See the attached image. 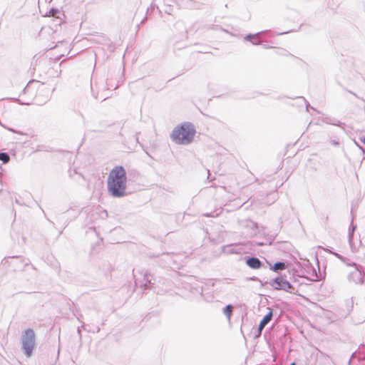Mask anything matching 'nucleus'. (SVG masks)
Segmentation results:
<instances>
[{
  "mask_svg": "<svg viewBox=\"0 0 365 365\" xmlns=\"http://www.w3.org/2000/svg\"><path fill=\"white\" fill-rule=\"evenodd\" d=\"M127 174L122 165L115 166L107 178L108 193L113 197L120 198L127 195Z\"/></svg>",
  "mask_w": 365,
  "mask_h": 365,
  "instance_id": "f257e3e1",
  "label": "nucleus"
},
{
  "mask_svg": "<svg viewBox=\"0 0 365 365\" xmlns=\"http://www.w3.org/2000/svg\"><path fill=\"white\" fill-rule=\"evenodd\" d=\"M195 133V128L192 123H184L174 128L170 138L176 144L188 145L192 142Z\"/></svg>",
  "mask_w": 365,
  "mask_h": 365,
  "instance_id": "f03ea898",
  "label": "nucleus"
},
{
  "mask_svg": "<svg viewBox=\"0 0 365 365\" xmlns=\"http://www.w3.org/2000/svg\"><path fill=\"white\" fill-rule=\"evenodd\" d=\"M36 344V334L32 329H26L21 335V349L30 356Z\"/></svg>",
  "mask_w": 365,
  "mask_h": 365,
  "instance_id": "7ed1b4c3",
  "label": "nucleus"
},
{
  "mask_svg": "<svg viewBox=\"0 0 365 365\" xmlns=\"http://www.w3.org/2000/svg\"><path fill=\"white\" fill-rule=\"evenodd\" d=\"M268 283L275 290H282L289 293H293L294 291L293 285L282 276L271 279Z\"/></svg>",
  "mask_w": 365,
  "mask_h": 365,
  "instance_id": "20e7f679",
  "label": "nucleus"
},
{
  "mask_svg": "<svg viewBox=\"0 0 365 365\" xmlns=\"http://www.w3.org/2000/svg\"><path fill=\"white\" fill-rule=\"evenodd\" d=\"M348 279L350 282H354L355 284H363L364 277L359 269H355L349 273L348 275Z\"/></svg>",
  "mask_w": 365,
  "mask_h": 365,
  "instance_id": "39448f33",
  "label": "nucleus"
},
{
  "mask_svg": "<svg viewBox=\"0 0 365 365\" xmlns=\"http://www.w3.org/2000/svg\"><path fill=\"white\" fill-rule=\"evenodd\" d=\"M246 264L253 269H258L262 266V262L256 257H245Z\"/></svg>",
  "mask_w": 365,
  "mask_h": 365,
  "instance_id": "423d86ee",
  "label": "nucleus"
},
{
  "mask_svg": "<svg viewBox=\"0 0 365 365\" xmlns=\"http://www.w3.org/2000/svg\"><path fill=\"white\" fill-rule=\"evenodd\" d=\"M273 317L272 310L270 309L269 312L262 319L259 325H258V334L260 335L264 327L271 321Z\"/></svg>",
  "mask_w": 365,
  "mask_h": 365,
  "instance_id": "0eeeda50",
  "label": "nucleus"
},
{
  "mask_svg": "<svg viewBox=\"0 0 365 365\" xmlns=\"http://www.w3.org/2000/svg\"><path fill=\"white\" fill-rule=\"evenodd\" d=\"M353 221H354V215L352 216V220H351V225L349 228V235H348L349 244L351 247H352L354 234L356 229V225H354Z\"/></svg>",
  "mask_w": 365,
  "mask_h": 365,
  "instance_id": "6e6552de",
  "label": "nucleus"
},
{
  "mask_svg": "<svg viewBox=\"0 0 365 365\" xmlns=\"http://www.w3.org/2000/svg\"><path fill=\"white\" fill-rule=\"evenodd\" d=\"M174 255L173 253H166L162 255V260L165 262V266H170L174 262Z\"/></svg>",
  "mask_w": 365,
  "mask_h": 365,
  "instance_id": "1a4fd4ad",
  "label": "nucleus"
},
{
  "mask_svg": "<svg viewBox=\"0 0 365 365\" xmlns=\"http://www.w3.org/2000/svg\"><path fill=\"white\" fill-rule=\"evenodd\" d=\"M322 121L327 124L334 125L336 126H341V125L342 124L341 121H339V120L331 117H324L322 118Z\"/></svg>",
  "mask_w": 365,
  "mask_h": 365,
  "instance_id": "9d476101",
  "label": "nucleus"
},
{
  "mask_svg": "<svg viewBox=\"0 0 365 365\" xmlns=\"http://www.w3.org/2000/svg\"><path fill=\"white\" fill-rule=\"evenodd\" d=\"M286 268V263L284 262H277L272 267L271 269L274 272L283 270Z\"/></svg>",
  "mask_w": 365,
  "mask_h": 365,
  "instance_id": "9b49d317",
  "label": "nucleus"
},
{
  "mask_svg": "<svg viewBox=\"0 0 365 365\" xmlns=\"http://www.w3.org/2000/svg\"><path fill=\"white\" fill-rule=\"evenodd\" d=\"M232 312H233V307L232 304H227L222 309V312L226 316L228 321H230V319H231V317L232 314Z\"/></svg>",
  "mask_w": 365,
  "mask_h": 365,
  "instance_id": "f8f14e48",
  "label": "nucleus"
},
{
  "mask_svg": "<svg viewBox=\"0 0 365 365\" xmlns=\"http://www.w3.org/2000/svg\"><path fill=\"white\" fill-rule=\"evenodd\" d=\"M11 263H12L14 265H16L19 262H21V266H20V267L16 268L18 269H21L24 266H26V265L29 264V261L28 260H27V262H25L24 260H22L21 259H20L18 257H12L11 258Z\"/></svg>",
  "mask_w": 365,
  "mask_h": 365,
  "instance_id": "ddd939ff",
  "label": "nucleus"
},
{
  "mask_svg": "<svg viewBox=\"0 0 365 365\" xmlns=\"http://www.w3.org/2000/svg\"><path fill=\"white\" fill-rule=\"evenodd\" d=\"M267 31H262V32H258L257 34H247L245 37V39L246 41H252V39H255L256 38L257 36H259L260 34H263V33H267Z\"/></svg>",
  "mask_w": 365,
  "mask_h": 365,
  "instance_id": "4468645a",
  "label": "nucleus"
},
{
  "mask_svg": "<svg viewBox=\"0 0 365 365\" xmlns=\"http://www.w3.org/2000/svg\"><path fill=\"white\" fill-rule=\"evenodd\" d=\"M9 160L10 156L7 153H0V161H1L3 164L9 163Z\"/></svg>",
  "mask_w": 365,
  "mask_h": 365,
  "instance_id": "2eb2a0df",
  "label": "nucleus"
},
{
  "mask_svg": "<svg viewBox=\"0 0 365 365\" xmlns=\"http://www.w3.org/2000/svg\"><path fill=\"white\" fill-rule=\"evenodd\" d=\"M144 280L145 281V283L144 284V287L146 289L148 287V284H152V279L150 274L145 273L144 275Z\"/></svg>",
  "mask_w": 365,
  "mask_h": 365,
  "instance_id": "dca6fc26",
  "label": "nucleus"
},
{
  "mask_svg": "<svg viewBox=\"0 0 365 365\" xmlns=\"http://www.w3.org/2000/svg\"><path fill=\"white\" fill-rule=\"evenodd\" d=\"M312 281L317 282L320 280V272H317L314 268H313L312 273Z\"/></svg>",
  "mask_w": 365,
  "mask_h": 365,
  "instance_id": "f3484780",
  "label": "nucleus"
},
{
  "mask_svg": "<svg viewBox=\"0 0 365 365\" xmlns=\"http://www.w3.org/2000/svg\"><path fill=\"white\" fill-rule=\"evenodd\" d=\"M329 252L332 254V255H334L335 257H336L339 259H343V257L341 255H340L339 254L336 253V252H334L331 251V250H329Z\"/></svg>",
  "mask_w": 365,
  "mask_h": 365,
  "instance_id": "a211bd4d",
  "label": "nucleus"
},
{
  "mask_svg": "<svg viewBox=\"0 0 365 365\" xmlns=\"http://www.w3.org/2000/svg\"><path fill=\"white\" fill-rule=\"evenodd\" d=\"M251 43L254 45H259V44H260L261 41L258 38V36H257L256 38L252 39Z\"/></svg>",
  "mask_w": 365,
  "mask_h": 365,
  "instance_id": "6ab92c4d",
  "label": "nucleus"
},
{
  "mask_svg": "<svg viewBox=\"0 0 365 365\" xmlns=\"http://www.w3.org/2000/svg\"><path fill=\"white\" fill-rule=\"evenodd\" d=\"M299 98L302 99L306 104V110L308 111L309 103L304 97H299Z\"/></svg>",
  "mask_w": 365,
  "mask_h": 365,
  "instance_id": "aec40b11",
  "label": "nucleus"
},
{
  "mask_svg": "<svg viewBox=\"0 0 365 365\" xmlns=\"http://www.w3.org/2000/svg\"><path fill=\"white\" fill-rule=\"evenodd\" d=\"M248 280H252V281H257V282H259L262 285H263L262 281L260 279H259V278H257V277H249L247 278Z\"/></svg>",
  "mask_w": 365,
  "mask_h": 365,
  "instance_id": "412c9836",
  "label": "nucleus"
},
{
  "mask_svg": "<svg viewBox=\"0 0 365 365\" xmlns=\"http://www.w3.org/2000/svg\"><path fill=\"white\" fill-rule=\"evenodd\" d=\"M135 140L138 143H139L141 147H143V145L140 143L139 142V138H138V135H135Z\"/></svg>",
  "mask_w": 365,
  "mask_h": 365,
  "instance_id": "4be33fe9",
  "label": "nucleus"
},
{
  "mask_svg": "<svg viewBox=\"0 0 365 365\" xmlns=\"http://www.w3.org/2000/svg\"><path fill=\"white\" fill-rule=\"evenodd\" d=\"M9 130L13 132V133H20L19 132H17L15 130L12 129V128H9Z\"/></svg>",
  "mask_w": 365,
  "mask_h": 365,
  "instance_id": "5701e85b",
  "label": "nucleus"
},
{
  "mask_svg": "<svg viewBox=\"0 0 365 365\" xmlns=\"http://www.w3.org/2000/svg\"><path fill=\"white\" fill-rule=\"evenodd\" d=\"M251 224L252 225L255 227V228H257V223L254 222H251Z\"/></svg>",
  "mask_w": 365,
  "mask_h": 365,
  "instance_id": "b1692460",
  "label": "nucleus"
},
{
  "mask_svg": "<svg viewBox=\"0 0 365 365\" xmlns=\"http://www.w3.org/2000/svg\"><path fill=\"white\" fill-rule=\"evenodd\" d=\"M50 12H51V14L53 15L54 13H56V9H51Z\"/></svg>",
  "mask_w": 365,
  "mask_h": 365,
  "instance_id": "393cba45",
  "label": "nucleus"
},
{
  "mask_svg": "<svg viewBox=\"0 0 365 365\" xmlns=\"http://www.w3.org/2000/svg\"><path fill=\"white\" fill-rule=\"evenodd\" d=\"M68 221L66 220L65 222H64V227H63V229L68 225Z\"/></svg>",
  "mask_w": 365,
  "mask_h": 365,
  "instance_id": "a878e982",
  "label": "nucleus"
},
{
  "mask_svg": "<svg viewBox=\"0 0 365 365\" xmlns=\"http://www.w3.org/2000/svg\"><path fill=\"white\" fill-rule=\"evenodd\" d=\"M21 104L29 105V103H21Z\"/></svg>",
  "mask_w": 365,
  "mask_h": 365,
  "instance_id": "bb28decb",
  "label": "nucleus"
},
{
  "mask_svg": "<svg viewBox=\"0 0 365 365\" xmlns=\"http://www.w3.org/2000/svg\"><path fill=\"white\" fill-rule=\"evenodd\" d=\"M290 365H296L295 362H292Z\"/></svg>",
  "mask_w": 365,
  "mask_h": 365,
  "instance_id": "cd10ccee",
  "label": "nucleus"
},
{
  "mask_svg": "<svg viewBox=\"0 0 365 365\" xmlns=\"http://www.w3.org/2000/svg\"><path fill=\"white\" fill-rule=\"evenodd\" d=\"M192 7L194 8V9L197 8V6H192Z\"/></svg>",
  "mask_w": 365,
  "mask_h": 365,
  "instance_id": "c85d7f7f",
  "label": "nucleus"
},
{
  "mask_svg": "<svg viewBox=\"0 0 365 365\" xmlns=\"http://www.w3.org/2000/svg\"><path fill=\"white\" fill-rule=\"evenodd\" d=\"M287 31H284L283 33H281L280 34H287Z\"/></svg>",
  "mask_w": 365,
  "mask_h": 365,
  "instance_id": "c756f323",
  "label": "nucleus"
},
{
  "mask_svg": "<svg viewBox=\"0 0 365 365\" xmlns=\"http://www.w3.org/2000/svg\"><path fill=\"white\" fill-rule=\"evenodd\" d=\"M351 212L353 215V208H351Z\"/></svg>",
  "mask_w": 365,
  "mask_h": 365,
  "instance_id": "7c9ffc66",
  "label": "nucleus"
}]
</instances>
